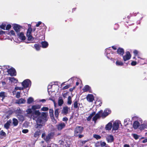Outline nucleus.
Listing matches in <instances>:
<instances>
[{"mask_svg": "<svg viewBox=\"0 0 147 147\" xmlns=\"http://www.w3.org/2000/svg\"><path fill=\"white\" fill-rule=\"evenodd\" d=\"M28 37V39L29 41H32V40H33V38L32 36L31 35H30L29 36L26 35Z\"/></svg>", "mask_w": 147, "mask_h": 147, "instance_id": "obj_48", "label": "nucleus"}, {"mask_svg": "<svg viewBox=\"0 0 147 147\" xmlns=\"http://www.w3.org/2000/svg\"><path fill=\"white\" fill-rule=\"evenodd\" d=\"M34 101L33 98L31 97H29L27 100V103L30 104L31 103Z\"/></svg>", "mask_w": 147, "mask_h": 147, "instance_id": "obj_38", "label": "nucleus"}, {"mask_svg": "<svg viewBox=\"0 0 147 147\" xmlns=\"http://www.w3.org/2000/svg\"><path fill=\"white\" fill-rule=\"evenodd\" d=\"M22 27L21 26L16 24L14 25L13 27L14 29L17 33L20 31V29Z\"/></svg>", "mask_w": 147, "mask_h": 147, "instance_id": "obj_16", "label": "nucleus"}, {"mask_svg": "<svg viewBox=\"0 0 147 147\" xmlns=\"http://www.w3.org/2000/svg\"><path fill=\"white\" fill-rule=\"evenodd\" d=\"M66 126V124L64 122H61L56 125V127L58 130H61L64 128Z\"/></svg>", "mask_w": 147, "mask_h": 147, "instance_id": "obj_9", "label": "nucleus"}, {"mask_svg": "<svg viewBox=\"0 0 147 147\" xmlns=\"http://www.w3.org/2000/svg\"><path fill=\"white\" fill-rule=\"evenodd\" d=\"M102 112V110H101L99 111L98 113L95 115L92 119V121H94L95 123L96 121L98 119H99L101 116V114Z\"/></svg>", "mask_w": 147, "mask_h": 147, "instance_id": "obj_6", "label": "nucleus"}, {"mask_svg": "<svg viewBox=\"0 0 147 147\" xmlns=\"http://www.w3.org/2000/svg\"><path fill=\"white\" fill-rule=\"evenodd\" d=\"M20 92H18L16 95V97L17 98H19L20 97Z\"/></svg>", "mask_w": 147, "mask_h": 147, "instance_id": "obj_51", "label": "nucleus"}, {"mask_svg": "<svg viewBox=\"0 0 147 147\" xmlns=\"http://www.w3.org/2000/svg\"><path fill=\"white\" fill-rule=\"evenodd\" d=\"M28 132V130L27 129H23L22 130V132L25 134L27 133Z\"/></svg>", "mask_w": 147, "mask_h": 147, "instance_id": "obj_56", "label": "nucleus"}, {"mask_svg": "<svg viewBox=\"0 0 147 147\" xmlns=\"http://www.w3.org/2000/svg\"><path fill=\"white\" fill-rule=\"evenodd\" d=\"M140 125V123L138 121H135L133 124V127L135 129H137Z\"/></svg>", "mask_w": 147, "mask_h": 147, "instance_id": "obj_23", "label": "nucleus"}, {"mask_svg": "<svg viewBox=\"0 0 147 147\" xmlns=\"http://www.w3.org/2000/svg\"><path fill=\"white\" fill-rule=\"evenodd\" d=\"M41 107V105H32V106L31 110L33 111H35L36 109H39Z\"/></svg>", "mask_w": 147, "mask_h": 147, "instance_id": "obj_22", "label": "nucleus"}, {"mask_svg": "<svg viewBox=\"0 0 147 147\" xmlns=\"http://www.w3.org/2000/svg\"><path fill=\"white\" fill-rule=\"evenodd\" d=\"M60 112V110L59 109H55V117L57 118L58 117L59 115V113Z\"/></svg>", "mask_w": 147, "mask_h": 147, "instance_id": "obj_31", "label": "nucleus"}, {"mask_svg": "<svg viewBox=\"0 0 147 147\" xmlns=\"http://www.w3.org/2000/svg\"><path fill=\"white\" fill-rule=\"evenodd\" d=\"M137 64V62L135 61H132L131 63V65L132 66H135Z\"/></svg>", "mask_w": 147, "mask_h": 147, "instance_id": "obj_53", "label": "nucleus"}, {"mask_svg": "<svg viewBox=\"0 0 147 147\" xmlns=\"http://www.w3.org/2000/svg\"><path fill=\"white\" fill-rule=\"evenodd\" d=\"M41 22H39L37 24H36V27H38L41 24Z\"/></svg>", "mask_w": 147, "mask_h": 147, "instance_id": "obj_62", "label": "nucleus"}, {"mask_svg": "<svg viewBox=\"0 0 147 147\" xmlns=\"http://www.w3.org/2000/svg\"><path fill=\"white\" fill-rule=\"evenodd\" d=\"M9 68V66L5 65L3 66L2 69H3L4 70H5L6 69L7 71H8V69Z\"/></svg>", "mask_w": 147, "mask_h": 147, "instance_id": "obj_42", "label": "nucleus"}, {"mask_svg": "<svg viewBox=\"0 0 147 147\" xmlns=\"http://www.w3.org/2000/svg\"><path fill=\"white\" fill-rule=\"evenodd\" d=\"M63 103V101L61 97H59L58 100L59 106H61Z\"/></svg>", "mask_w": 147, "mask_h": 147, "instance_id": "obj_28", "label": "nucleus"}, {"mask_svg": "<svg viewBox=\"0 0 147 147\" xmlns=\"http://www.w3.org/2000/svg\"><path fill=\"white\" fill-rule=\"evenodd\" d=\"M117 53L121 55H123L124 53L123 49L119 48L117 50Z\"/></svg>", "mask_w": 147, "mask_h": 147, "instance_id": "obj_32", "label": "nucleus"}, {"mask_svg": "<svg viewBox=\"0 0 147 147\" xmlns=\"http://www.w3.org/2000/svg\"><path fill=\"white\" fill-rule=\"evenodd\" d=\"M32 30V28H29L27 30L26 35L29 36L30 35H31Z\"/></svg>", "mask_w": 147, "mask_h": 147, "instance_id": "obj_39", "label": "nucleus"}, {"mask_svg": "<svg viewBox=\"0 0 147 147\" xmlns=\"http://www.w3.org/2000/svg\"><path fill=\"white\" fill-rule=\"evenodd\" d=\"M111 111L108 109H106L104 111V112H103L101 114V116L102 118H105L108 115L111 113Z\"/></svg>", "mask_w": 147, "mask_h": 147, "instance_id": "obj_8", "label": "nucleus"}, {"mask_svg": "<svg viewBox=\"0 0 147 147\" xmlns=\"http://www.w3.org/2000/svg\"><path fill=\"white\" fill-rule=\"evenodd\" d=\"M112 126V124L111 122H109L106 125L105 129L107 130H110Z\"/></svg>", "mask_w": 147, "mask_h": 147, "instance_id": "obj_25", "label": "nucleus"}, {"mask_svg": "<svg viewBox=\"0 0 147 147\" xmlns=\"http://www.w3.org/2000/svg\"><path fill=\"white\" fill-rule=\"evenodd\" d=\"M9 79L11 82L16 83L18 82V80L13 77H9Z\"/></svg>", "mask_w": 147, "mask_h": 147, "instance_id": "obj_29", "label": "nucleus"}, {"mask_svg": "<svg viewBox=\"0 0 147 147\" xmlns=\"http://www.w3.org/2000/svg\"><path fill=\"white\" fill-rule=\"evenodd\" d=\"M49 108L46 107H43L41 108V110L43 111H46L48 110Z\"/></svg>", "mask_w": 147, "mask_h": 147, "instance_id": "obj_45", "label": "nucleus"}, {"mask_svg": "<svg viewBox=\"0 0 147 147\" xmlns=\"http://www.w3.org/2000/svg\"><path fill=\"white\" fill-rule=\"evenodd\" d=\"M19 38L22 40H24L26 39V37L24 35V34L22 32H21L18 34Z\"/></svg>", "mask_w": 147, "mask_h": 147, "instance_id": "obj_19", "label": "nucleus"}, {"mask_svg": "<svg viewBox=\"0 0 147 147\" xmlns=\"http://www.w3.org/2000/svg\"><path fill=\"white\" fill-rule=\"evenodd\" d=\"M100 144L102 146H104L106 145V143L104 142H101Z\"/></svg>", "mask_w": 147, "mask_h": 147, "instance_id": "obj_54", "label": "nucleus"}, {"mask_svg": "<svg viewBox=\"0 0 147 147\" xmlns=\"http://www.w3.org/2000/svg\"><path fill=\"white\" fill-rule=\"evenodd\" d=\"M1 136H6V133L3 130H2L0 132V137Z\"/></svg>", "mask_w": 147, "mask_h": 147, "instance_id": "obj_44", "label": "nucleus"}, {"mask_svg": "<svg viewBox=\"0 0 147 147\" xmlns=\"http://www.w3.org/2000/svg\"><path fill=\"white\" fill-rule=\"evenodd\" d=\"M87 100L89 102H92L94 100V97L92 94H88L87 96Z\"/></svg>", "mask_w": 147, "mask_h": 147, "instance_id": "obj_18", "label": "nucleus"}, {"mask_svg": "<svg viewBox=\"0 0 147 147\" xmlns=\"http://www.w3.org/2000/svg\"><path fill=\"white\" fill-rule=\"evenodd\" d=\"M53 85H49L48 86V91L49 93V92L50 91L49 90V89L51 88L52 87V86Z\"/></svg>", "mask_w": 147, "mask_h": 147, "instance_id": "obj_55", "label": "nucleus"}, {"mask_svg": "<svg viewBox=\"0 0 147 147\" xmlns=\"http://www.w3.org/2000/svg\"><path fill=\"white\" fill-rule=\"evenodd\" d=\"M7 94L5 92H0V97H1L3 98L7 96Z\"/></svg>", "mask_w": 147, "mask_h": 147, "instance_id": "obj_34", "label": "nucleus"}, {"mask_svg": "<svg viewBox=\"0 0 147 147\" xmlns=\"http://www.w3.org/2000/svg\"><path fill=\"white\" fill-rule=\"evenodd\" d=\"M83 90L84 92L89 91L90 92H91L90 87L88 85L85 86L83 88Z\"/></svg>", "mask_w": 147, "mask_h": 147, "instance_id": "obj_21", "label": "nucleus"}, {"mask_svg": "<svg viewBox=\"0 0 147 147\" xmlns=\"http://www.w3.org/2000/svg\"><path fill=\"white\" fill-rule=\"evenodd\" d=\"M147 128V121H144L143 124H141L139 127V129L142 130L144 129Z\"/></svg>", "mask_w": 147, "mask_h": 147, "instance_id": "obj_15", "label": "nucleus"}, {"mask_svg": "<svg viewBox=\"0 0 147 147\" xmlns=\"http://www.w3.org/2000/svg\"><path fill=\"white\" fill-rule=\"evenodd\" d=\"M83 129L84 128L82 127L81 126H76L74 131L75 136H78V134H80L82 132Z\"/></svg>", "mask_w": 147, "mask_h": 147, "instance_id": "obj_2", "label": "nucleus"}, {"mask_svg": "<svg viewBox=\"0 0 147 147\" xmlns=\"http://www.w3.org/2000/svg\"><path fill=\"white\" fill-rule=\"evenodd\" d=\"M26 102V100L22 98H21L19 100H16V103L18 104H22Z\"/></svg>", "mask_w": 147, "mask_h": 147, "instance_id": "obj_26", "label": "nucleus"}, {"mask_svg": "<svg viewBox=\"0 0 147 147\" xmlns=\"http://www.w3.org/2000/svg\"><path fill=\"white\" fill-rule=\"evenodd\" d=\"M9 74L11 76H15L16 73L15 69L13 68H9L7 71Z\"/></svg>", "mask_w": 147, "mask_h": 147, "instance_id": "obj_7", "label": "nucleus"}, {"mask_svg": "<svg viewBox=\"0 0 147 147\" xmlns=\"http://www.w3.org/2000/svg\"><path fill=\"white\" fill-rule=\"evenodd\" d=\"M59 144H60L61 146L63 145L64 144V142L60 140L59 142Z\"/></svg>", "mask_w": 147, "mask_h": 147, "instance_id": "obj_59", "label": "nucleus"}, {"mask_svg": "<svg viewBox=\"0 0 147 147\" xmlns=\"http://www.w3.org/2000/svg\"><path fill=\"white\" fill-rule=\"evenodd\" d=\"M132 135L134 138L136 140H137L140 136H139L135 134H133Z\"/></svg>", "mask_w": 147, "mask_h": 147, "instance_id": "obj_46", "label": "nucleus"}, {"mask_svg": "<svg viewBox=\"0 0 147 147\" xmlns=\"http://www.w3.org/2000/svg\"><path fill=\"white\" fill-rule=\"evenodd\" d=\"M70 110V109L68 107H64L61 111V113L64 115H66L68 113V112Z\"/></svg>", "mask_w": 147, "mask_h": 147, "instance_id": "obj_10", "label": "nucleus"}, {"mask_svg": "<svg viewBox=\"0 0 147 147\" xmlns=\"http://www.w3.org/2000/svg\"><path fill=\"white\" fill-rule=\"evenodd\" d=\"M106 55L107 58L108 59L110 58V57L111 56L110 55L111 54H112V52L110 50V48L107 49L105 50Z\"/></svg>", "mask_w": 147, "mask_h": 147, "instance_id": "obj_14", "label": "nucleus"}, {"mask_svg": "<svg viewBox=\"0 0 147 147\" xmlns=\"http://www.w3.org/2000/svg\"><path fill=\"white\" fill-rule=\"evenodd\" d=\"M22 86L24 89L30 86H31V83L30 80L29 79H26L23 81L21 83Z\"/></svg>", "mask_w": 147, "mask_h": 147, "instance_id": "obj_3", "label": "nucleus"}, {"mask_svg": "<svg viewBox=\"0 0 147 147\" xmlns=\"http://www.w3.org/2000/svg\"><path fill=\"white\" fill-rule=\"evenodd\" d=\"M67 103L69 105H71L72 103V100L71 97L70 96H69L68 97Z\"/></svg>", "mask_w": 147, "mask_h": 147, "instance_id": "obj_37", "label": "nucleus"}, {"mask_svg": "<svg viewBox=\"0 0 147 147\" xmlns=\"http://www.w3.org/2000/svg\"><path fill=\"white\" fill-rule=\"evenodd\" d=\"M41 128H38V129H36L34 127V130L36 131L34 133V136L35 137H37L41 134V130L40 129Z\"/></svg>", "mask_w": 147, "mask_h": 147, "instance_id": "obj_13", "label": "nucleus"}, {"mask_svg": "<svg viewBox=\"0 0 147 147\" xmlns=\"http://www.w3.org/2000/svg\"><path fill=\"white\" fill-rule=\"evenodd\" d=\"M130 119L129 118H127L124 120V124L125 126L127 125L130 122Z\"/></svg>", "mask_w": 147, "mask_h": 147, "instance_id": "obj_36", "label": "nucleus"}, {"mask_svg": "<svg viewBox=\"0 0 147 147\" xmlns=\"http://www.w3.org/2000/svg\"><path fill=\"white\" fill-rule=\"evenodd\" d=\"M143 143H144L147 142V138H146L142 141Z\"/></svg>", "mask_w": 147, "mask_h": 147, "instance_id": "obj_63", "label": "nucleus"}, {"mask_svg": "<svg viewBox=\"0 0 147 147\" xmlns=\"http://www.w3.org/2000/svg\"><path fill=\"white\" fill-rule=\"evenodd\" d=\"M106 139L109 142H112L114 140L113 137L111 135H108L107 136Z\"/></svg>", "mask_w": 147, "mask_h": 147, "instance_id": "obj_17", "label": "nucleus"}, {"mask_svg": "<svg viewBox=\"0 0 147 147\" xmlns=\"http://www.w3.org/2000/svg\"><path fill=\"white\" fill-rule=\"evenodd\" d=\"M93 136L94 138H96L97 140L100 139L101 138L100 136L97 134L94 135Z\"/></svg>", "mask_w": 147, "mask_h": 147, "instance_id": "obj_43", "label": "nucleus"}, {"mask_svg": "<svg viewBox=\"0 0 147 147\" xmlns=\"http://www.w3.org/2000/svg\"><path fill=\"white\" fill-rule=\"evenodd\" d=\"M54 135V133L51 132L47 136H46L45 138L46 141H49L53 137Z\"/></svg>", "mask_w": 147, "mask_h": 147, "instance_id": "obj_20", "label": "nucleus"}, {"mask_svg": "<svg viewBox=\"0 0 147 147\" xmlns=\"http://www.w3.org/2000/svg\"><path fill=\"white\" fill-rule=\"evenodd\" d=\"M120 125H121V122L119 121H116L113 123L112 125V131L118 129Z\"/></svg>", "mask_w": 147, "mask_h": 147, "instance_id": "obj_4", "label": "nucleus"}, {"mask_svg": "<svg viewBox=\"0 0 147 147\" xmlns=\"http://www.w3.org/2000/svg\"><path fill=\"white\" fill-rule=\"evenodd\" d=\"M13 124V126H16L18 125V120L15 118H13L12 120Z\"/></svg>", "mask_w": 147, "mask_h": 147, "instance_id": "obj_30", "label": "nucleus"}, {"mask_svg": "<svg viewBox=\"0 0 147 147\" xmlns=\"http://www.w3.org/2000/svg\"><path fill=\"white\" fill-rule=\"evenodd\" d=\"M50 115L51 119L53 118V110L52 109H50L49 110Z\"/></svg>", "mask_w": 147, "mask_h": 147, "instance_id": "obj_35", "label": "nucleus"}, {"mask_svg": "<svg viewBox=\"0 0 147 147\" xmlns=\"http://www.w3.org/2000/svg\"><path fill=\"white\" fill-rule=\"evenodd\" d=\"M123 147H130L129 145L127 144H125L123 146Z\"/></svg>", "mask_w": 147, "mask_h": 147, "instance_id": "obj_64", "label": "nucleus"}, {"mask_svg": "<svg viewBox=\"0 0 147 147\" xmlns=\"http://www.w3.org/2000/svg\"><path fill=\"white\" fill-rule=\"evenodd\" d=\"M6 24H3L1 25L0 26V27L2 29L5 30Z\"/></svg>", "mask_w": 147, "mask_h": 147, "instance_id": "obj_49", "label": "nucleus"}, {"mask_svg": "<svg viewBox=\"0 0 147 147\" xmlns=\"http://www.w3.org/2000/svg\"><path fill=\"white\" fill-rule=\"evenodd\" d=\"M22 111L20 109L16 111L17 116L19 120L20 121H23L24 120V116L22 115Z\"/></svg>", "mask_w": 147, "mask_h": 147, "instance_id": "obj_5", "label": "nucleus"}, {"mask_svg": "<svg viewBox=\"0 0 147 147\" xmlns=\"http://www.w3.org/2000/svg\"><path fill=\"white\" fill-rule=\"evenodd\" d=\"M9 34L10 35H14L15 33L14 32L13 30H11L9 33Z\"/></svg>", "mask_w": 147, "mask_h": 147, "instance_id": "obj_50", "label": "nucleus"}, {"mask_svg": "<svg viewBox=\"0 0 147 147\" xmlns=\"http://www.w3.org/2000/svg\"><path fill=\"white\" fill-rule=\"evenodd\" d=\"M11 123V121L10 120L7 121V122L4 125V127L7 129H8L9 127L10 124Z\"/></svg>", "mask_w": 147, "mask_h": 147, "instance_id": "obj_24", "label": "nucleus"}, {"mask_svg": "<svg viewBox=\"0 0 147 147\" xmlns=\"http://www.w3.org/2000/svg\"><path fill=\"white\" fill-rule=\"evenodd\" d=\"M42 47L43 48H45L47 47L48 45V44L47 42L44 41L42 42H41Z\"/></svg>", "mask_w": 147, "mask_h": 147, "instance_id": "obj_33", "label": "nucleus"}, {"mask_svg": "<svg viewBox=\"0 0 147 147\" xmlns=\"http://www.w3.org/2000/svg\"><path fill=\"white\" fill-rule=\"evenodd\" d=\"M24 89V88L22 87H16L15 88V90H22Z\"/></svg>", "mask_w": 147, "mask_h": 147, "instance_id": "obj_47", "label": "nucleus"}, {"mask_svg": "<svg viewBox=\"0 0 147 147\" xmlns=\"http://www.w3.org/2000/svg\"><path fill=\"white\" fill-rule=\"evenodd\" d=\"M95 113L96 112L94 111L93 112H92L87 118V120L88 121H90L91 120L92 118L93 117V116L95 114Z\"/></svg>", "mask_w": 147, "mask_h": 147, "instance_id": "obj_27", "label": "nucleus"}, {"mask_svg": "<svg viewBox=\"0 0 147 147\" xmlns=\"http://www.w3.org/2000/svg\"><path fill=\"white\" fill-rule=\"evenodd\" d=\"M11 27V26L10 24H8L6 28V30H8L10 29Z\"/></svg>", "mask_w": 147, "mask_h": 147, "instance_id": "obj_52", "label": "nucleus"}, {"mask_svg": "<svg viewBox=\"0 0 147 147\" xmlns=\"http://www.w3.org/2000/svg\"><path fill=\"white\" fill-rule=\"evenodd\" d=\"M69 87L68 85H66L63 87V89L65 90L68 89Z\"/></svg>", "mask_w": 147, "mask_h": 147, "instance_id": "obj_60", "label": "nucleus"}, {"mask_svg": "<svg viewBox=\"0 0 147 147\" xmlns=\"http://www.w3.org/2000/svg\"><path fill=\"white\" fill-rule=\"evenodd\" d=\"M78 99L76 98L73 101V106L74 108L77 109L79 107L80 105V104L79 102Z\"/></svg>", "mask_w": 147, "mask_h": 147, "instance_id": "obj_12", "label": "nucleus"}, {"mask_svg": "<svg viewBox=\"0 0 147 147\" xmlns=\"http://www.w3.org/2000/svg\"><path fill=\"white\" fill-rule=\"evenodd\" d=\"M133 53L135 56H136L137 55L138 53V51L137 50H135L134 51Z\"/></svg>", "mask_w": 147, "mask_h": 147, "instance_id": "obj_57", "label": "nucleus"}, {"mask_svg": "<svg viewBox=\"0 0 147 147\" xmlns=\"http://www.w3.org/2000/svg\"><path fill=\"white\" fill-rule=\"evenodd\" d=\"M34 47L35 49L37 51H38L40 50V46L37 44H35L34 45Z\"/></svg>", "mask_w": 147, "mask_h": 147, "instance_id": "obj_41", "label": "nucleus"}, {"mask_svg": "<svg viewBox=\"0 0 147 147\" xmlns=\"http://www.w3.org/2000/svg\"><path fill=\"white\" fill-rule=\"evenodd\" d=\"M76 80V78H75V77H72V78H71L70 79H69L68 80V81H72L73 82V81L74 80Z\"/></svg>", "mask_w": 147, "mask_h": 147, "instance_id": "obj_58", "label": "nucleus"}, {"mask_svg": "<svg viewBox=\"0 0 147 147\" xmlns=\"http://www.w3.org/2000/svg\"><path fill=\"white\" fill-rule=\"evenodd\" d=\"M68 120V119L67 117H63V121H67Z\"/></svg>", "mask_w": 147, "mask_h": 147, "instance_id": "obj_61", "label": "nucleus"}, {"mask_svg": "<svg viewBox=\"0 0 147 147\" xmlns=\"http://www.w3.org/2000/svg\"><path fill=\"white\" fill-rule=\"evenodd\" d=\"M116 64L117 66H122L123 65V63L122 61H117L116 62Z\"/></svg>", "mask_w": 147, "mask_h": 147, "instance_id": "obj_40", "label": "nucleus"}, {"mask_svg": "<svg viewBox=\"0 0 147 147\" xmlns=\"http://www.w3.org/2000/svg\"><path fill=\"white\" fill-rule=\"evenodd\" d=\"M131 55L129 52H127L125 55L123 56V59L124 61H126L129 59L131 57Z\"/></svg>", "mask_w": 147, "mask_h": 147, "instance_id": "obj_11", "label": "nucleus"}, {"mask_svg": "<svg viewBox=\"0 0 147 147\" xmlns=\"http://www.w3.org/2000/svg\"><path fill=\"white\" fill-rule=\"evenodd\" d=\"M26 112L27 116L36 120V124L34 127L36 129L41 128L45 125L47 120V113L43 112L41 113L39 110H35L32 112L30 108L28 109Z\"/></svg>", "mask_w": 147, "mask_h": 147, "instance_id": "obj_1", "label": "nucleus"}]
</instances>
